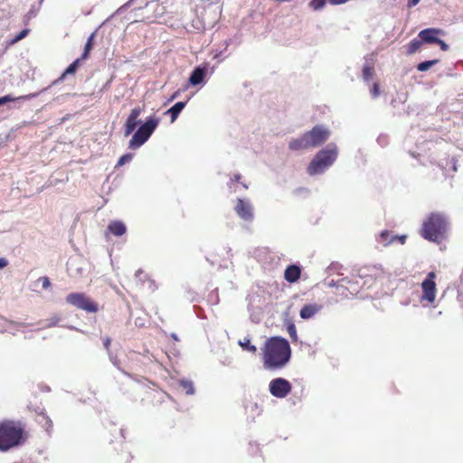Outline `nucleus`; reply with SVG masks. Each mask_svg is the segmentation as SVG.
<instances>
[{
  "mask_svg": "<svg viewBox=\"0 0 463 463\" xmlns=\"http://www.w3.org/2000/svg\"><path fill=\"white\" fill-rule=\"evenodd\" d=\"M206 73H207V69L204 68V67H196L190 78H189V82L195 86V85H198L200 83H202L206 76Z\"/></svg>",
  "mask_w": 463,
  "mask_h": 463,
  "instance_id": "18",
  "label": "nucleus"
},
{
  "mask_svg": "<svg viewBox=\"0 0 463 463\" xmlns=\"http://www.w3.org/2000/svg\"><path fill=\"white\" fill-rule=\"evenodd\" d=\"M374 75V68L372 65H365L363 69V78L365 81L370 80Z\"/></svg>",
  "mask_w": 463,
  "mask_h": 463,
  "instance_id": "27",
  "label": "nucleus"
},
{
  "mask_svg": "<svg viewBox=\"0 0 463 463\" xmlns=\"http://www.w3.org/2000/svg\"><path fill=\"white\" fill-rule=\"evenodd\" d=\"M362 279L363 276L361 274L354 275L351 279L347 278V283L345 284V287L351 298L357 295L363 287L373 280V279L370 278V279L364 280L363 285H361L359 279Z\"/></svg>",
  "mask_w": 463,
  "mask_h": 463,
  "instance_id": "11",
  "label": "nucleus"
},
{
  "mask_svg": "<svg viewBox=\"0 0 463 463\" xmlns=\"http://www.w3.org/2000/svg\"><path fill=\"white\" fill-rule=\"evenodd\" d=\"M435 43L439 44L440 49L444 52L449 50V45L443 40L438 38V42H436Z\"/></svg>",
  "mask_w": 463,
  "mask_h": 463,
  "instance_id": "36",
  "label": "nucleus"
},
{
  "mask_svg": "<svg viewBox=\"0 0 463 463\" xmlns=\"http://www.w3.org/2000/svg\"><path fill=\"white\" fill-rule=\"evenodd\" d=\"M234 210L238 216L244 221L251 222L253 220V210L250 203L239 198L236 202Z\"/></svg>",
  "mask_w": 463,
  "mask_h": 463,
  "instance_id": "10",
  "label": "nucleus"
},
{
  "mask_svg": "<svg viewBox=\"0 0 463 463\" xmlns=\"http://www.w3.org/2000/svg\"><path fill=\"white\" fill-rule=\"evenodd\" d=\"M326 1L327 0H311L309 3V6L313 10H320L326 5Z\"/></svg>",
  "mask_w": 463,
  "mask_h": 463,
  "instance_id": "30",
  "label": "nucleus"
},
{
  "mask_svg": "<svg viewBox=\"0 0 463 463\" xmlns=\"http://www.w3.org/2000/svg\"><path fill=\"white\" fill-rule=\"evenodd\" d=\"M241 175L240 174L234 175L232 181L240 182Z\"/></svg>",
  "mask_w": 463,
  "mask_h": 463,
  "instance_id": "41",
  "label": "nucleus"
},
{
  "mask_svg": "<svg viewBox=\"0 0 463 463\" xmlns=\"http://www.w3.org/2000/svg\"><path fill=\"white\" fill-rule=\"evenodd\" d=\"M263 364L267 369H280L291 357V348L287 339L271 336L267 339L262 348Z\"/></svg>",
  "mask_w": 463,
  "mask_h": 463,
  "instance_id": "1",
  "label": "nucleus"
},
{
  "mask_svg": "<svg viewBox=\"0 0 463 463\" xmlns=\"http://www.w3.org/2000/svg\"><path fill=\"white\" fill-rule=\"evenodd\" d=\"M393 236L388 231H383L379 234V242L382 243L384 247L389 246L393 243Z\"/></svg>",
  "mask_w": 463,
  "mask_h": 463,
  "instance_id": "21",
  "label": "nucleus"
},
{
  "mask_svg": "<svg viewBox=\"0 0 463 463\" xmlns=\"http://www.w3.org/2000/svg\"><path fill=\"white\" fill-rule=\"evenodd\" d=\"M110 343H111V340L109 337H107L105 340H104V346L107 350L109 349V346H110Z\"/></svg>",
  "mask_w": 463,
  "mask_h": 463,
  "instance_id": "39",
  "label": "nucleus"
},
{
  "mask_svg": "<svg viewBox=\"0 0 463 463\" xmlns=\"http://www.w3.org/2000/svg\"><path fill=\"white\" fill-rule=\"evenodd\" d=\"M436 273L431 271L427 275V278L421 283V301L426 300L428 303L432 304L436 298Z\"/></svg>",
  "mask_w": 463,
  "mask_h": 463,
  "instance_id": "8",
  "label": "nucleus"
},
{
  "mask_svg": "<svg viewBox=\"0 0 463 463\" xmlns=\"http://www.w3.org/2000/svg\"><path fill=\"white\" fill-rule=\"evenodd\" d=\"M81 57L76 59L71 64L69 65V67L65 70V71L62 73L61 79H63L68 74H73L75 73L77 68L80 65V62L81 61Z\"/></svg>",
  "mask_w": 463,
  "mask_h": 463,
  "instance_id": "23",
  "label": "nucleus"
},
{
  "mask_svg": "<svg viewBox=\"0 0 463 463\" xmlns=\"http://www.w3.org/2000/svg\"><path fill=\"white\" fill-rule=\"evenodd\" d=\"M43 419L45 420L46 429L49 430L52 427V420L50 419H48V418H45V417H43Z\"/></svg>",
  "mask_w": 463,
  "mask_h": 463,
  "instance_id": "40",
  "label": "nucleus"
},
{
  "mask_svg": "<svg viewBox=\"0 0 463 463\" xmlns=\"http://www.w3.org/2000/svg\"><path fill=\"white\" fill-rule=\"evenodd\" d=\"M56 324H57V321L52 322V324H50L49 326H55Z\"/></svg>",
  "mask_w": 463,
  "mask_h": 463,
  "instance_id": "45",
  "label": "nucleus"
},
{
  "mask_svg": "<svg viewBox=\"0 0 463 463\" xmlns=\"http://www.w3.org/2000/svg\"><path fill=\"white\" fill-rule=\"evenodd\" d=\"M143 109L140 107H136L131 109L130 114L128 115L127 118V122L125 125V136H129L137 128V118L142 113Z\"/></svg>",
  "mask_w": 463,
  "mask_h": 463,
  "instance_id": "12",
  "label": "nucleus"
},
{
  "mask_svg": "<svg viewBox=\"0 0 463 463\" xmlns=\"http://www.w3.org/2000/svg\"><path fill=\"white\" fill-rule=\"evenodd\" d=\"M7 265H8V261L4 258H0V269H3L5 267H6Z\"/></svg>",
  "mask_w": 463,
  "mask_h": 463,
  "instance_id": "38",
  "label": "nucleus"
},
{
  "mask_svg": "<svg viewBox=\"0 0 463 463\" xmlns=\"http://www.w3.org/2000/svg\"><path fill=\"white\" fill-rule=\"evenodd\" d=\"M25 439L26 433L20 421L5 420L0 422V451L17 447Z\"/></svg>",
  "mask_w": 463,
  "mask_h": 463,
  "instance_id": "2",
  "label": "nucleus"
},
{
  "mask_svg": "<svg viewBox=\"0 0 463 463\" xmlns=\"http://www.w3.org/2000/svg\"><path fill=\"white\" fill-rule=\"evenodd\" d=\"M347 283V278H343L339 279L336 284H334L335 286V295L337 297L335 301H338L339 299L344 298H351L347 288L345 287V284Z\"/></svg>",
  "mask_w": 463,
  "mask_h": 463,
  "instance_id": "15",
  "label": "nucleus"
},
{
  "mask_svg": "<svg viewBox=\"0 0 463 463\" xmlns=\"http://www.w3.org/2000/svg\"><path fill=\"white\" fill-rule=\"evenodd\" d=\"M32 97H35V95L32 94V95H27V96H21V97H18V98L13 97L11 95H6V96H4V97H0V106L5 104L7 102H10V101H14V100H17V99H29V98H32Z\"/></svg>",
  "mask_w": 463,
  "mask_h": 463,
  "instance_id": "26",
  "label": "nucleus"
},
{
  "mask_svg": "<svg viewBox=\"0 0 463 463\" xmlns=\"http://www.w3.org/2000/svg\"><path fill=\"white\" fill-rule=\"evenodd\" d=\"M66 302L87 313H97L99 311L98 303L81 292L69 294L66 297Z\"/></svg>",
  "mask_w": 463,
  "mask_h": 463,
  "instance_id": "6",
  "label": "nucleus"
},
{
  "mask_svg": "<svg viewBox=\"0 0 463 463\" xmlns=\"http://www.w3.org/2000/svg\"><path fill=\"white\" fill-rule=\"evenodd\" d=\"M447 228L448 222L444 215L432 213L422 223L420 235L430 241L439 242L444 239Z\"/></svg>",
  "mask_w": 463,
  "mask_h": 463,
  "instance_id": "3",
  "label": "nucleus"
},
{
  "mask_svg": "<svg viewBox=\"0 0 463 463\" xmlns=\"http://www.w3.org/2000/svg\"><path fill=\"white\" fill-rule=\"evenodd\" d=\"M406 239H407L406 235H401V236L394 235L393 236V243L398 241L401 244H404L406 241Z\"/></svg>",
  "mask_w": 463,
  "mask_h": 463,
  "instance_id": "35",
  "label": "nucleus"
},
{
  "mask_svg": "<svg viewBox=\"0 0 463 463\" xmlns=\"http://www.w3.org/2000/svg\"><path fill=\"white\" fill-rule=\"evenodd\" d=\"M305 135L312 148L323 145L329 138L330 131L322 125H317L311 130L306 132Z\"/></svg>",
  "mask_w": 463,
  "mask_h": 463,
  "instance_id": "7",
  "label": "nucleus"
},
{
  "mask_svg": "<svg viewBox=\"0 0 463 463\" xmlns=\"http://www.w3.org/2000/svg\"><path fill=\"white\" fill-rule=\"evenodd\" d=\"M94 38H95V33H91L88 40H87V43L84 46V51H83V53L81 55V60H86L88 59L89 55H90V51L92 50L93 48V43H94Z\"/></svg>",
  "mask_w": 463,
  "mask_h": 463,
  "instance_id": "22",
  "label": "nucleus"
},
{
  "mask_svg": "<svg viewBox=\"0 0 463 463\" xmlns=\"http://www.w3.org/2000/svg\"><path fill=\"white\" fill-rule=\"evenodd\" d=\"M239 344L244 350H247L252 354L257 352V347L250 344V338L245 337L243 341H240Z\"/></svg>",
  "mask_w": 463,
  "mask_h": 463,
  "instance_id": "24",
  "label": "nucleus"
},
{
  "mask_svg": "<svg viewBox=\"0 0 463 463\" xmlns=\"http://www.w3.org/2000/svg\"><path fill=\"white\" fill-rule=\"evenodd\" d=\"M308 142L309 141L307 140V138L304 133L298 138H295V139L291 140L288 144V147L290 150H293V151L308 149V148H311Z\"/></svg>",
  "mask_w": 463,
  "mask_h": 463,
  "instance_id": "16",
  "label": "nucleus"
},
{
  "mask_svg": "<svg viewBox=\"0 0 463 463\" xmlns=\"http://www.w3.org/2000/svg\"><path fill=\"white\" fill-rule=\"evenodd\" d=\"M149 4H150V5L155 4V5H159V0H153V1H151Z\"/></svg>",
  "mask_w": 463,
  "mask_h": 463,
  "instance_id": "44",
  "label": "nucleus"
},
{
  "mask_svg": "<svg viewBox=\"0 0 463 463\" xmlns=\"http://www.w3.org/2000/svg\"><path fill=\"white\" fill-rule=\"evenodd\" d=\"M29 32H30L29 29H27V28L24 29L15 37H14L12 40H10L9 44L13 45V44H15L16 43H18L19 41L23 40L24 38H25L28 35Z\"/></svg>",
  "mask_w": 463,
  "mask_h": 463,
  "instance_id": "29",
  "label": "nucleus"
},
{
  "mask_svg": "<svg viewBox=\"0 0 463 463\" xmlns=\"http://www.w3.org/2000/svg\"><path fill=\"white\" fill-rule=\"evenodd\" d=\"M179 95V91H175L169 99V101H172L174 100L175 99H176Z\"/></svg>",
  "mask_w": 463,
  "mask_h": 463,
  "instance_id": "42",
  "label": "nucleus"
},
{
  "mask_svg": "<svg viewBox=\"0 0 463 463\" xmlns=\"http://www.w3.org/2000/svg\"><path fill=\"white\" fill-rule=\"evenodd\" d=\"M270 393L277 398H285L292 390L290 383L284 378H276L269 383Z\"/></svg>",
  "mask_w": 463,
  "mask_h": 463,
  "instance_id": "9",
  "label": "nucleus"
},
{
  "mask_svg": "<svg viewBox=\"0 0 463 463\" xmlns=\"http://www.w3.org/2000/svg\"><path fill=\"white\" fill-rule=\"evenodd\" d=\"M134 0H130V2H133Z\"/></svg>",
  "mask_w": 463,
  "mask_h": 463,
  "instance_id": "46",
  "label": "nucleus"
},
{
  "mask_svg": "<svg viewBox=\"0 0 463 463\" xmlns=\"http://www.w3.org/2000/svg\"><path fill=\"white\" fill-rule=\"evenodd\" d=\"M288 333L292 339L293 342H297L298 340V335H297V329L294 324H289L287 327Z\"/></svg>",
  "mask_w": 463,
  "mask_h": 463,
  "instance_id": "31",
  "label": "nucleus"
},
{
  "mask_svg": "<svg viewBox=\"0 0 463 463\" xmlns=\"http://www.w3.org/2000/svg\"><path fill=\"white\" fill-rule=\"evenodd\" d=\"M301 275V269L298 265H289L284 272V279L289 283L297 282Z\"/></svg>",
  "mask_w": 463,
  "mask_h": 463,
  "instance_id": "14",
  "label": "nucleus"
},
{
  "mask_svg": "<svg viewBox=\"0 0 463 463\" xmlns=\"http://www.w3.org/2000/svg\"><path fill=\"white\" fill-rule=\"evenodd\" d=\"M421 40L413 39L408 44V52L410 54L414 53L421 45Z\"/></svg>",
  "mask_w": 463,
  "mask_h": 463,
  "instance_id": "28",
  "label": "nucleus"
},
{
  "mask_svg": "<svg viewBox=\"0 0 463 463\" xmlns=\"http://www.w3.org/2000/svg\"><path fill=\"white\" fill-rule=\"evenodd\" d=\"M108 232L114 236H122L126 233V225L120 221H113L108 225Z\"/></svg>",
  "mask_w": 463,
  "mask_h": 463,
  "instance_id": "19",
  "label": "nucleus"
},
{
  "mask_svg": "<svg viewBox=\"0 0 463 463\" xmlns=\"http://www.w3.org/2000/svg\"><path fill=\"white\" fill-rule=\"evenodd\" d=\"M438 62H439V60H430V61H426L420 62L417 65V70L419 71H426Z\"/></svg>",
  "mask_w": 463,
  "mask_h": 463,
  "instance_id": "25",
  "label": "nucleus"
},
{
  "mask_svg": "<svg viewBox=\"0 0 463 463\" xmlns=\"http://www.w3.org/2000/svg\"><path fill=\"white\" fill-rule=\"evenodd\" d=\"M40 280L43 282V288H48L51 286V282H50L49 278H47V277H42V278L40 279Z\"/></svg>",
  "mask_w": 463,
  "mask_h": 463,
  "instance_id": "37",
  "label": "nucleus"
},
{
  "mask_svg": "<svg viewBox=\"0 0 463 463\" xmlns=\"http://www.w3.org/2000/svg\"><path fill=\"white\" fill-rule=\"evenodd\" d=\"M370 92L373 99L377 98L380 95V86L377 82H374L373 84Z\"/></svg>",
  "mask_w": 463,
  "mask_h": 463,
  "instance_id": "34",
  "label": "nucleus"
},
{
  "mask_svg": "<svg viewBox=\"0 0 463 463\" xmlns=\"http://www.w3.org/2000/svg\"><path fill=\"white\" fill-rule=\"evenodd\" d=\"M444 32L439 28H427L420 32L419 38L424 43H435L438 42V36L443 35Z\"/></svg>",
  "mask_w": 463,
  "mask_h": 463,
  "instance_id": "13",
  "label": "nucleus"
},
{
  "mask_svg": "<svg viewBox=\"0 0 463 463\" xmlns=\"http://www.w3.org/2000/svg\"><path fill=\"white\" fill-rule=\"evenodd\" d=\"M159 124V118L155 116L148 117L132 136L129 148L137 149L145 144Z\"/></svg>",
  "mask_w": 463,
  "mask_h": 463,
  "instance_id": "5",
  "label": "nucleus"
},
{
  "mask_svg": "<svg viewBox=\"0 0 463 463\" xmlns=\"http://www.w3.org/2000/svg\"><path fill=\"white\" fill-rule=\"evenodd\" d=\"M419 2H420V0H410L409 5H416Z\"/></svg>",
  "mask_w": 463,
  "mask_h": 463,
  "instance_id": "43",
  "label": "nucleus"
},
{
  "mask_svg": "<svg viewBox=\"0 0 463 463\" xmlns=\"http://www.w3.org/2000/svg\"><path fill=\"white\" fill-rule=\"evenodd\" d=\"M131 159H132L131 154H125L122 156H120V158L118 161L117 165L121 166V165H125L126 163L129 162Z\"/></svg>",
  "mask_w": 463,
  "mask_h": 463,
  "instance_id": "33",
  "label": "nucleus"
},
{
  "mask_svg": "<svg viewBox=\"0 0 463 463\" xmlns=\"http://www.w3.org/2000/svg\"><path fill=\"white\" fill-rule=\"evenodd\" d=\"M322 307L317 304H307L305 305L300 310V317L303 319H309L313 317L321 310Z\"/></svg>",
  "mask_w": 463,
  "mask_h": 463,
  "instance_id": "17",
  "label": "nucleus"
},
{
  "mask_svg": "<svg viewBox=\"0 0 463 463\" xmlns=\"http://www.w3.org/2000/svg\"><path fill=\"white\" fill-rule=\"evenodd\" d=\"M181 386L183 387L186 394H193L194 392L193 383L191 382L182 381Z\"/></svg>",
  "mask_w": 463,
  "mask_h": 463,
  "instance_id": "32",
  "label": "nucleus"
},
{
  "mask_svg": "<svg viewBox=\"0 0 463 463\" xmlns=\"http://www.w3.org/2000/svg\"><path fill=\"white\" fill-rule=\"evenodd\" d=\"M336 156L337 150L333 145L320 150L307 166L308 175H315L323 173L335 161Z\"/></svg>",
  "mask_w": 463,
  "mask_h": 463,
  "instance_id": "4",
  "label": "nucleus"
},
{
  "mask_svg": "<svg viewBox=\"0 0 463 463\" xmlns=\"http://www.w3.org/2000/svg\"><path fill=\"white\" fill-rule=\"evenodd\" d=\"M185 105L186 102L179 101L165 112V115L170 116L171 123H174L177 119L179 114L184 109Z\"/></svg>",
  "mask_w": 463,
  "mask_h": 463,
  "instance_id": "20",
  "label": "nucleus"
}]
</instances>
